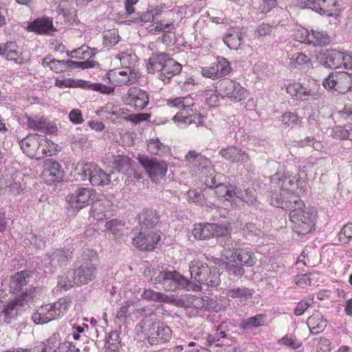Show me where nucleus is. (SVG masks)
Segmentation results:
<instances>
[{"label": "nucleus", "instance_id": "nucleus-61", "mask_svg": "<svg viewBox=\"0 0 352 352\" xmlns=\"http://www.w3.org/2000/svg\"><path fill=\"white\" fill-rule=\"evenodd\" d=\"M187 199L188 202L195 203L202 206L205 203V199L203 193L197 190H189L187 192Z\"/></svg>", "mask_w": 352, "mask_h": 352}, {"label": "nucleus", "instance_id": "nucleus-3", "mask_svg": "<svg viewBox=\"0 0 352 352\" xmlns=\"http://www.w3.org/2000/svg\"><path fill=\"white\" fill-rule=\"evenodd\" d=\"M147 69L150 73L159 72V78L168 83L182 72V65L165 52L155 53L149 58Z\"/></svg>", "mask_w": 352, "mask_h": 352}, {"label": "nucleus", "instance_id": "nucleus-19", "mask_svg": "<svg viewBox=\"0 0 352 352\" xmlns=\"http://www.w3.org/2000/svg\"><path fill=\"white\" fill-rule=\"evenodd\" d=\"M231 70L230 62L224 57H218L210 67L202 68L201 73L205 77L216 79L228 75Z\"/></svg>", "mask_w": 352, "mask_h": 352}, {"label": "nucleus", "instance_id": "nucleus-57", "mask_svg": "<svg viewBox=\"0 0 352 352\" xmlns=\"http://www.w3.org/2000/svg\"><path fill=\"white\" fill-rule=\"evenodd\" d=\"M123 226L124 224L120 220L111 219L105 223V231L111 232L114 236H118L121 233Z\"/></svg>", "mask_w": 352, "mask_h": 352}, {"label": "nucleus", "instance_id": "nucleus-50", "mask_svg": "<svg viewBox=\"0 0 352 352\" xmlns=\"http://www.w3.org/2000/svg\"><path fill=\"white\" fill-rule=\"evenodd\" d=\"M141 298L146 300L155 302H170V298L168 296L152 289H144L142 294H141Z\"/></svg>", "mask_w": 352, "mask_h": 352}, {"label": "nucleus", "instance_id": "nucleus-8", "mask_svg": "<svg viewBox=\"0 0 352 352\" xmlns=\"http://www.w3.org/2000/svg\"><path fill=\"white\" fill-rule=\"evenodd\" d=\"M155 283L161 284L166 291L186 289L197 292L201 289V286L192 285L188 279L175 270L160 271L155 278Z\"/></svg>", "mask_w": 352, "mask_h": 352}, {"label": "nucleus", "instance_id": "nucleus-20", "mask_svg": "<svg viewBox=\"0 0 352 352\" xmlns=\"http://www.w3.org/2000/svg\"><path fill=\"white\" fill-rule=\"evenodd\" d=\"M304 8L311 9L316 12L327 16H331L336 11V0H300Z\"/></svg>", "mask_w": 352, "mask_h": 352}, {"label": "nucleus", "instance_id": "nucleus-29", "mask_svg": "<svg viewBox=\"0 0 352 352\" xmlns=\"http://www.w3.org/2000/svg\"><path fill=\"white\" fill-rule=\"evenodd\" d=\"M287 93L293 98L299 100H307L309 98L315 99V94L300 82H293L286 87Z\"/></svg>", "mask_w": 352, "mask_h": 352}, {"label": "nucleus", "instance_id": "nucleus-60", "mask_svg": "<svg viewBox=\"0 0 352 352\" xmlns=\"http://www.w3.org/2000/svg\"><path fill=\"white\" fill-rule=\"evenodd\" d=\"M295 40L306 43L309 45V36H310V30L302 28L299 27L298 28L294 30V34H293Z\"/></svg>", "mask_w": 352, "mask_h": 352}, {"label": "nucleus", "instance_id": "nucleus-4", "mask_svg": "<svg viewBox=\"0 0 352 352\" xmlns=\"http://www.w3.org/2000/svg\"><path fill=\"white\" fill-rule=\"evenodd\" d=\"M191 172L197 175L206 187H212L215 182L216 171L209 158L195 151H189L186 155Z\"/></svg>", "mask_w": 352, "mask_h": 352}, {"label": "nucleus", "instance_id": "nucleus-58", "mask_svg": "<svg viewBox=\"0 0 352 352\" xmlns=\"http://www.w3.org/2000/svg\"><path fill=\"white\" fill-rule=\"evenodd\" d=\"M338 240L342 243H348L352 239V222L344 225L338 234Z\"/></svg>", "mask_w": 352, "mask_h": 352}, {"label": "nucleus", "instance_id": "nucleus-62", "mask_svg": "<svg viewBox=\"0 0 352 352\" xmlns=\"http://www.w3.org/2000/svg\"><path fill=\"white\" fill-rule=\"evenodd\" d=\"M119 335L116 331H112L109 333L106 341V346L111 351H116L120 346Z\"/></svg>", "mask_w": 352, "mask_h": 352}, {"label": "nucleus", "instance_id": "nucleus-30", "mask_svg": "<svg viewBox=\"0 0 352 352\" xmlns=\"http://www.w3.org/2000/svg\"><path fill=\"white\" fill-rule=\"evenodd\" d=\"M343 58V52L336 50H327L321 54L320 61L327 67L336 69L342 67Z\"/></svg>", "mask_w": 352, "mask_h": 352}, {"label": "nucleus", "instance_id": "nucleus-31", "mask_svg": "<svg viewBox=\"0 0 352 352\" xmlns=\"http://www.w3.org/2000/svg\"><path fill=\"white\" fill-rule=\"evenodd\" d=\"M32 272L30 270H22L12 276L9 283V287L12 293H18L30 282Z\"/></svg>", "mask_w": 352, "mask_h": 352}, {"label": "nucleus", "instance_id": "nucleus-51", "mask_svg": "<svg viewBox=\"0 0 352 352\" xmlns=\"http://www.w3.org/2000/svg\"><path fill=\"white\" fill-rule=\"evenodd\" d=\"M265 314H258L244 320L241 322V327L244 329L257 328L264 325Z\"/></svg>", "mask_w": 352, "mask_h": 352}, {"label": "nucleus", "instance_id": "nucleus-24", "mask_svg": "<svg viewBox=\"0 0 352 352\" xmlns=\"http://www.w3.org/2000/svg\"><path fill=\"white\" fill-rule=\"evenodd\" d=\"M219 154L227 161L239 164H245L250 160V155L246 151L235 146H230L221 149Z\"/></svg>", "mask_w": 352, "mask_h": 352}, {"label": "nucleus", "instance_id": "nucleus-17", "mask_svg": "<svg viewBox=\"0 0 352 352\" xmlns=\"http://www.w3.org/2000/svg\"><path fill=\"white\" fill-rule=\"evenodd\" d=\"M123 101L126 105L138 110L144 109L149 102L148 94L138 87H130L123 97Z\"/></svg>", "mask_w": 352, "mask_h": 352}, {"label": "nucleus", "instance_id": "nucleus-45", "mask_svg": "<svg viewBox=\"0 0 352 352\" xmlns=\"http://www.w3.org/2000/svg\"><path fill=\"white\" fill-rule=\"evenodd\" d=\"M42 65L45 67H49L52 71L56 73H61L67 69L65 60H58L55 58H52L51 56L45 57L42 60Z\"/></svg>", "mask_w": 352, "mask_h": 352}, {"label": "nucleus", "instance_id": "nucleus-42", "mask_svg": "<svg viewBox=\"0 0 352 352\" xmlns=\"http://www.w3.org/2000/svg\"><path fill=\"white\" fill-rule=\"evenodd\" d=\"M330 43V37L324 31L311 30L309 45L313 46H323Z\"/></svg>", "mask_w": 352, "mask_h": 352}, {"label": "nucleus", "instance_id": "nucleus-63", "mask_svg": "<svg viewBox=\"0 0 352 352\" xmlns=\"http://www.w3.org/2000/svg\"><path fill=\"white\" fill-rule=\"evenodd\" d=\"M155 30L158 32H170L174 28L175 25L173 21H166L162 19L155 22Z\"/></svg>", "mask_w": 352, "mask_h": 352}, {"label": "nucleus", "instance_id": "nucleus-1", "mask_svg": "<svg viewBox=\"0 0 352 352\" xmlns=\"http://www.w3.org/2000/svg\"><path fill=\"white\" fill-rule=\"evenodd\" d=\"M304 171L301 170L300 179L289 172H277L272 176L270 181L274 188H280L278 194L276 189L270 196L271 205L285 210H290L289 219L292 228L298 235L311 232L315 226L316 213L314 209L305 206L303 201L294 193L298 188L301 190L305 184Z\"/></svg>", "mask_w": 352, "mask_h": 352}, {"label": "nucleus", "instance_id": "nucleus-44", "mask_svg": "<svg viewBox=\"0 0 352 352\" xmlns=\"http://www.w3.org/2000/svg\"><path fill=\"white\" fill-rule=\"evenodd\" d=\"M72 256V252L69 249H58L51 255V262L54 264L57 263L60 266L65 265L71 259Z\"/></svg>", "mask_w": 352, "mask_h": 352}, {"label": "nucleus", "instance_id": "nucleus-6", "mask_svg": "<svg viewBox=\"0 0 352 352\" xmlns=\"http://www.w3.org/2000/svg\"><path fill=\"white\" fill-rule=\"evenodd\" d=\"M70 305L69 298H60L54 303L43 305L38 307L32 315V319L36 324H46L62 317L67 311Z\"/></svg>", "mask_w": 352, "mask_h": 352}, {"label": "nucleus", "instance_id": "nucleus-56", "mask_svg": "<svg viewBox=\"0 0 352 352\" xmlns=\"http://www.w3.org/2000/svg\"><path fill=\"white\" fill-rule=\"evenodd\" d=\"M278 344L292 349H297L302 346V342L292 335H285L278 340Z\"/></svg>", "mask_w": 352, "mask_h": 352}, {"label": "nucleus", "instance_id": "nucleus-43", "mask_svg": "<svg viewBox=\"0 0 352 352\" xmlns=\"http://www.w3.org/2000/svg\"><path fill=\"white\" fill-rule=\"evenodd\" d=\"M211 223H197L195 224L192 230V234L196 239L204 240L212 237Z\"/></svg>", "mask_w": 352, "mask_h": 352}, {"label": "nucleus", "instance_id": "nucleus-12", "mask_svg": "<svg viewBox=\"0 0 352 352\" xmlns=\"http://www.w3.org/2000/svg\"><path fill=\"white\" fill-rule=\"evenodd\" d=\"M322 85L326 89L345 94L352 87V74L346 72L331 73L323 80Z\"/></svg>", "mask_w": 352, "mask_h": 352}, {"label": "nucleus", "instance_id": "nucleus-28", "mask_svg": "<svg viewBox=\"0 0 352 352\" xmlns=\"http://www.w3.org/2000/svg\"><path fill=\"white\" fill-rule=\"evenodd\" d=\"M47 182L50 184H56L63 180L64 171L61 166L56 161L50 160L45 163V169L43 173Z\"/></svg>", "mask_w": 352, "mask_h": 352}, {"label": "nucleus", "instance_id": "nucleus-48", "mask_svg": "<svg viewBox=\"0 0 352 352\" xmlns=\"http://www.w3.org/2000/svg\"><path fill=\"white\" fill-rule=\"evenodd\" d=\"M254 291L246 287H235L230 288L227 295L232 298H240L241 300H247L251 298Z\"/></svg>", "mask_w": 352, "mask_h": 352}, {"label": "nucleus", "instance_id": "nucleus-23", "mask_svg": "<svg viewBox=\"0 0 352 352\" xmlns=\"http://www.w3.org/2000/svg\"><path fill=\"white\" fill-rule=\"evenodd\" d=\"M27 125L29 129L43 133L54 134L57 126L43 116H34L27 117Z\"/></svg>", "mask_w": 352, "mask_h": 352}, {"label": "nucleus", "instance_id": "nucleus-47", "mask_svg": "<svg viewBox=\"0 0 352 352\" xmlns=\"http://www.w3.org/2000/svg\"><path fill=\"white\" fill-rule=\"evenodd\" d=\"M95 52L93 50L90 49L87 45H82V47L75 49L71 52H67V56L71 58L76 59H89L94 57Z\"/></svg>", "mask_w": 352, "mask_h": 352}, {"label": "nucleus", "instance_id": "nucleus-32", "mask_svg": "<svg viewBox=\"0 0 352 352\" xmlns=\"http://www.w3.org/2000/svg\"><path fill=\"white\" fill-rule=\"evenodd\" d=\"M22 307L19 298H16L4 305L0 313V316H3L4 322L10 324L12 320L15 319Z\"/></svg>", "mask_w": 352, "mask_h": 352}, {"label": "nucleus", "instance_id": "nucleus-11", "mask_svg": "<svg viewBox=\"0 0 352 352\" xmlns=\"http://www.w3.org/2000/svg\"><path fill=\"white\" fill-rule=\"evenodd\" d=\"M96 199V190L87 187L79 188L66 197L68 206L74 212H78L91 204Z\"/></svg>", "mask_w": 352, "mask_h": 352}, {"label": "nucleus", "instance_id": "nucleus-55", "mask_svg": "<svg viewBox=\"0 0 352 352\" xmlns=\"http://www.w3.org/2000/svg\"><path fill=\"white\" fill-rule=\"evenodd\" d=\"M281 120L285 127L292 129L300 125L302 119L295 113L286 112L283 114Z\"/></svg>", "mask_w": 352, "mask_h": 352}, {"label": "nucleus", "instance_id": "nucleus-21", "mask_svg": "<svg viewBox=\"0 0 352 352\" xmlns=\"http://www.w3.org/2000/svg\"><path fill=\"white\" fill-rule=\"evenodd\" d=\"M90 215L97 221L107 219L111 215L112 203L105 197L101 196L91 202Z\"/></svg>", "mask_w": 352, "mask_h": 352}, {"label": "nucleus", "instance_id": "nucleus-46", "mask_svg": "<svg viewBox=\"0 0 352 352\" xmlns=\"http://www.w3.org/2000/svg\"><path fill=\"white\" fill-rule=\"evenodd\" d=\"M289 59L291 65L294 67L309 68L312 65L311 59L302 52L292 54Z\"/></svg>", "mask_w": 352, "mask_h": 352}, {"label": "nucleus", "instance_id": "nucleus-9", "mask_svg": "<svg viewBox=\"0 0 352 352\" xmlns=\"http://www.w3.org/2000/svg\"><path fill=\"white\" fill-rule=\"evenodd\" d=\"M221 255L229 261L239 263L241 266H253L256 261L254 254L245 249L238 248V243L228 239L221 251Z\"/></svg>", "mask_w": 352, "mask_h": 352}, {"label": "nucleus", "instance_id": "nucleus-36", "mask_svg": "<svg viewBox=\"0 0 352 352\" xmlns=\"http://www.w3.org/2000/svg\"><path fill=\"white\" fill-rule=\"evenodd\" d=\"M0 56H3L8 60H13L18 64L22 62L18 46L14 42H8L4 45L0 43Z\"/></svg>", "mask_w": 352, "mask_h": 352}, {"label": "nucleus", "instance_id": "nucleus-54", "mask_svg": "<svg viewBox=\"0 0 352 352\" xmlns=\"http://www.w3.org/2000/svg\"><path fill=\"white\" fill-rule=\"evenodd\" d=\"M146 228H153L158 222L159 217L155 210H146L140 217Z\"/></svg>", "mask_w": 352, "mask_h": 352}, {"label": "nucleus", "instance_id": "nucleus-26", "mask_svg": "<svg viewBox=\"0 0 352 352\" xmlns=\"http://www.w3.org/2000/svg\"><path fill=\"white\" fill-rule=\"evenodd\" d=\"M160 239V236L154 232H141L133 239V244L140 250H152Z\"/></svg>", "mask_w": 352, "mask_h": 352}, {"label": "nucleus", "instance_id": "nucleus-2", "mask_svg": "<svg viewBox=\"0 0 352 352\" xmlns=\"http://www.w3.org/2000/svg\"><path fill=\"white\" fill-rule=\"evenodd\" d=\"M166 104L180 109L173 118V122L179 126L186 127L190 124L199 126L204 124V117L192 109L195 99L191 96L170 98L167 100Z\"/></svg>", "mask_w": 352, "mask_h": 352}, {"label": "nucleus", "instance_id": "nucleus-38", "mask_svg": "<svg viewBox=\"0 0 352 352\" xmlns=\"http://www.w3.org/2000/svg\"><path fill=\"white\" fill-rule=\"evenodd\" d=\"M134 303L135 302L133 300H126L124 302L119 310L117 311V318L121 320L129 316L132 311L145 317L147 314L146 308L142 307L135 309Z\"/></svg>", "mask_w": 352, "mask_h": 352}, {"label": "nucleus", "instance_id": "nucleus-13", "mask_svg": "<svg viewBox=\"0 0 352 352\" xmlns=\"http://www.w3.org/2000/svg\"><path fill=\"white\" fill-rule=\"evenodd\" d=\"M138 160L153 181H158L166 176L168 164L164 160L149 158L144 155H139Z\"/></svg>", "mask_w": 352, "mask_h": 352}, {"label": "nucleus", "instance_id": "nucleus-53", "mask_svg": "<svg viewBox=\"0 0 352 352\" xmlns=\"http://www.w3.org/2000/svg\"><path fill=\"white\" fill-rule=\"evenodd\" d=\"M131 166V160L124 155H118L113 160V167L120 173H126Z\"/></svg>", "mask_w": 352, "mask_h": 352}, {"label": "nucleus", "instance_id": "nucleus-64", "mask_svg": "<svg viewBox=\"0 0 352 352\" xmlns=\"http://www.w3.org/2000/svg\"><path fill=\"white\" fill-rule=\"evenodd\" d=\"M277 5V0H258L257 10L261 13H267Z\"/></svg>", "mask_w": 352, "mask_h": 352}, {"label": "nucleus", "instance_id": "nucleus-22", "mask_svg": "<svg viewBox=\"0 0 352 352\" xmlns=\"http://www.w3.org/2000/svg\"><path fill=\"white\" fill-rule=\"evenodd\" d=\"M73 275L76 285H85L96 278V267L91 262H85L74 270Z\"/></svg>", "mask_w": 352, "mask_h": 352}, {"label": "nucleus", "instance_id": "nucleus-40", "mask_svg": "<svg viewBox=\"0 0 352 352\" xmlns=\"http://www.w3.org/2000/svg\"><path fill=\"white\" fill-rule=\"evenodd\" d=\"M120 60L122 68L135 69L134 65L138 60V56L131 49L126 52H120L115 56Z\"/></svg>", "mask_w": 352, "mask_h": 352}, {"label": "nucleus", "instance_id": "nucleus-10", "mask_svg": "<svg viewBox=\"0 0 352 352\" xmlns=\"http://www.w3.org/2000/svg\"><path fill=\"white\" fill-rule=\"evenodd\" d=\"M224 99L232 102H240L249 96L248 90L236 80L225 78L216 84Z\"/></svg>", "mask_w": 352, "mask_h": 352}, {"label": "nucleus", "instance_id": "nucleus-16", "mask_svg": "<svg viewBox=\"0 0 352 352\" xmlns=\"http://www.w3.org/2000/svg\"><path fill=\"white\" fill-rule=\"evenodd\" d=\"M214 176L215 182L214 184V186L212 187L209 188H214L215 195L219 200L223 201H227L228 204H230L231 207H234V192L236 191V187L230 184H226L223 183V179H224V175L217 173Z\"/></svg>", "mask_w": 352, "mask_h": 352}, {"label": "nucleus", "instance_id": "nucleus-34", "mask_svg": "<svg viewBox=\"0 0 352 352\" xmlns=\"http://www.w3.org/2000/svg\"><path fill=\"white\" fill-rule=\"evenodd\" d=\"M234 207L236 205L238 201L245 202L250 206H256L258 203L256 190L253 187L248 188L244 190L236 188V191L234 192Z\"/></svg>", "mask_w": 352, "mask_h": 352}, {"label": "nucleus", "instance_id": "nucleus-52", "mask_svg": "<svg viewBox=\"0 0 352 352\" xmlns=\"http://www.w3.org/2000/svg\"><path fill=\"white\" fill-rule=\"evenodd\" d=\"M42 292V288L38 287H31L26 289L21 295L16 296V298H19L21 305L23 307L25 303L30 300H34L40 296Z\"/></svg>", "mask_w": 352, "mask_h": 352}, {"label": "nucleus", "instance_id": "nucleus-35", "mask_svg": "<svg viewBox=\"0 0 352 352\" xmlns=\"http://www.w3.org/2000/svg\"><path fill=\"white\" fill-rule=\"evenodd\" d=\"M147 148L151 154L158 155L160 157L170 155V148L162 142L157 138H151L148 140Z\"/></svg>", "mask_w": 352, "mask_h": 352}, {"label": "nucleus", "instance_id": "nucleus-39", "mask_svg": "<svg viewBox=\"0 0 352 352\" xmlns=\"http://www.w3.org/2000/svg\"><path fill=\"white\" fill-rule=\"evenodd\" d=\"M307 324L311 334H318L324 330L327 322L320 314H316L307 318Z\"/></svg>", "mask_w": 352, "mask_h": 352}, {"label": "nucleus", "instance_id": "nucleus-49", "mask_svg": "<svg viewBox=\"0 0 352 352\" xmlns=\"http://www.w3.org/2000/svg\"><path fill=\"white\" fill-rule=\"evenodd\" d=\"M204 95L209 107H216L219 105L221 100L224 99L221 91L216 87L215 89H206Z\"/></svg>", "mask_w": 352, "mask_h": 352}, {"label": "nucleus", "instance_id": "nucleus-14", "mask_svg": "<svg viewBox=\"0 0 352 352\" xmlns=\"http://www.w3.org/2000/svg\"><path fill=\"white\" fill-rule=\"evenodd\" d=\"M109 82L115 87L131 85L140 78V74L135 69L117 68L110 70L107 74Z\"/></svg>", "mask_w": 352, "mask_h": 352}, {"label": "nucleus", "instance_id": "nucleus-15", "mask_svg": "<svg viewBox=\"0 0 352 352\" xmlns=\"http://www.w3.org/2000/svg\"><path fill=\"white\" fill-rule=\"evenodd\" d=\"M83 180L88 179L96 186H103L109 184L111 177L104 170L95 164L86 163L82 168Z\"/></svg>", "mask_w": 352, "mask_h": 352}, {"label": "nucleus", "instance_id": "nucleus-5", "mask_svg": "<svg viewBox=\"0 0 352 352\" xmlns=\"http://www.w3.org/2000/svg\"><path fill=\"white\" fill-rule=\"evenodd\" d=\"M156 314L151 311L142 320V328L148 333V341L151 345L166 342L172 337L170 328L164 322L156 321Z\"/></svg>", "mask_w": 352, "mask_h": 352}, {"label": "nucleus", "instance_id": "nucleus-7", "mask_svg": "<svg viewBox=\"0 0 352 352\" xmlns=\"http://www.w3.org/2000/svg\"><path fill=\"white\" fill-rule=\"evenodd\" d=\"M189 270L191 278L197 282L199 286L206 285L216 287L220 283V274L217 267H209L206 263L199 261L193 260L189 263ZM193 285L192 283H191Z\"/></svg>", "mask_w": 352, "mask_h": 352}, {"label": "nucleus", "instance_id": "nucleus-18", "mask_svg": "<svg viewBox=\"0 0 352 352\" xmlns=\"http://www.w3.org/2000/svg\"><path fill=\"white\" fill-rule=\"evenodd\" d=\"M45 352H79L70 342H60L59 333H54L45 341L38 342Z\"/></svg>", "mask_w": 352, "mask_h": 352}, {"label": "nucleus", "instance_id": "nucleus-25", "mask_svg": "<svg viewBox=\"0 0 352 352\" xmlns=\"http://www.w3.org/2000/svg\"><path fill=\"white\" fill-rule=\"evenodd\" d=\"M40 135L37 134L29 135L19 142V145L25 154L30 158L37 160L42 159L43 155H38L39 148Z\"/></svg>", "mask_w": 352, "mask_h": 352}, {"label": "nucleus", "instance_id": "nucleus-33", "mask_svg": "<svg viewBox=\"0 0 352 352\" xmlns=\"http://www.w3.org/2000/svg\"><path fill=\"white\" fill-rule=\"evenodd\" d=\"M28 30L41 34H50L54 30L52 20L49 17L38 18L29 23Z\"/></svg>", "mask_w": 352, "mask_h": 352}, {"label": "nucleus", "instance_id": "nucleus-59", "mask_svg": "<svg viewBox=\"0 0 352 352\" xmlns=\"http://www.w3.org/2000/svg\"><path fill=\"white\" fill-rule=\"evenodd\" d=\"M226 336L225 331L222 330L221 326H219L214 334L208 335L207 342L210 345L214 344L216 346H220L221 345L219 343L221 340L225 338Z\"/></svg>", "mask_w": 352, "mask_h": 352}, {"label": "nucleus", "instance_id": "nucleus-27", "mask_svg": "<svg viewBox=\"0 0 352 352\" xmlns=\"http://www.w3.org/2000/svg\"><path fill=\"white\" fill-rule=\"evenodd\" d=\"M222 41L229 49L237 50L244 42L243 33L238 28L230 27L223 35Z\"/></svg>", "mask_w": 352, "mask_h": 352}, {"label": "nucleus", "instance_id": "nucleus-41", "mask_svg": "<svg viewBox=\"0 0 352 352\" xmlns=\"http://www.w3.org/2000/svg\"><path fill=\"white\" fill-rule=\"evenodd\" d=\"M39 141L38 155H43L42 158L55 155L58 151V145L47 140L45 136L40 135Z\"/></svg>", "mask_w": 352, "mask_h": 352}, {"label": "nucleus", "instance_id": "nucleus-37", "mask_svg": "<svg viewBox=\"0 0 352 352\" xmlns=\"http://www.w3.org/2000/svg\"><path fill=\"white\" fill-rule=\"evenodd\" d=\"M163 8L162 6H156L153 8L148 9L146 12L138 14L136 17H134L133 19H130L126 20V22L127 24H131V23H148L153 21L156 17L160 16L162 13Z\"/></svg>", "mask_w": 352, "mask_h": 352}]
</instances>
